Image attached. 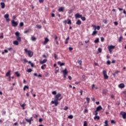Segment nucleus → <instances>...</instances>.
<instances>
[{"mask_svg": "<svg viewBox=\"0 0 126 126\" xmlns=\"http://www.w3.org/2000/svg\"><path fill=\"white\" fill-rule=\"evenodd\" d=\"M100 39H101V42H104V37H101Z\"/></svg>", "mask_w": 126, "mask_h": 126, "instance_id": "nucleus-51", "label": "nucleus"}, {"mask_svg": "<svg viewBox=\"0 0 126 126\" xmlns=\"http://www.w3.org/2000/svg\"><path fill=\"white\" fill-rule=\"evenodd\" d=\"M26 122L29 123V125H31V121H33V117H31L30 119L25 118Z\"/></svg>", "mask_w": 126, "mask_h": 126, "instance_id": "nucleus-6", "label": "nucleus"}, {"mask_svg": "<svg viewBox=\"0 0 126 126\" xmlns=\"http://www.w3.org/2000/svg\"><path fill=\"white\" fill-rule=\"evenodd\" d=\"M94 43H99V38H96L95 40H94Z\"/></svg>", "mask_w": 126, "mask_h": 126, "instance_id": "nucleus-35", "label": "nucleus"}, {"mask_svg": "<svg viewBox=\"0 0 126 126\" xmlns=\"http://www.w3.org/2000/svg\"><path fill=\"white\" fill-rule=\"evenodd\" d=\"M119 88H125V84L121 83L119 85Z\"/></svg>", "mask_w": 126, "mask_h": 126, "instance_id": "nucleus-12", "label": "nucleus"}, {"mask_svg": "<svg viewBox=\"0 0 126 126\" xmlns=\"http://www.w3.org/2000/svg\"><path fill=\"white\" fill-rule=\"evenodd\" d=\"M97 33H98V32L97 31H96V30H94L93 32L92 35V36H94V35H96V34H97Z\"/></svg>", "mask_w": 126, "mask_h": 126, "instance_id": "nucleus-19", "label": "nucleus"}, {"mask_svg": "<svg viewBox=\"0 0 126 126\" xmlns=\"http://www.w3.org/2000/svg\"><path fill=\"white\" fill-rule=\"evenodd\" d=\"M63 10H64V9H63V7L59 8L58 9V11H59V12H63Z\"/></svg>", "mask_w": 126, "mask_h": 126, "instance_id": "nucleus-15", "label": "nucleus"}, {"mask_svg": "<svg viewBox=\"0 0 126 126\" xmlns=\"http://www.w3.org/2000/svg\"><path fill=\"white\" fill-rule=\"evenodd\" d=\"M54 58L55 60H58V55L56 54H54Z\"/></svg>", "mask_w": 126, "mask_h": 126, "instance_id": "nucleus-36", "label": "nucleus"}, {"mask_svg": "<svg viewBox=\"0 0 126 126\" xmlns=\"http://www.w3.org/2000/svg\"><path fill=\"white\" fill-rule=\"evenodd\" d=\"M39 2L40 3H42V2H44V0H39Z\"/></svg>", "mask_w": 126, "mask_h": 126, "instance_id": "nucleus-54", "label": "nucleus"}, {"mask_svg": "<svg viewBox=\"0 0 126 126\" xmlns=\"http://www.w3.org/2000/svg\"><path fill=\"white\" fill-rule=\"evenodd\" d=\"M77 25H81V21L80 20H78L76 23Z\"/></svg>", "mask_w": 126, "mask_h": 126, "instance_id": "nucleus-14", "label": "nucleus"}, {"mask_svg": "<svg viewBox=\"0 0 126 126\" xmlns=\"http://www.w3.org/2000/svg\"><path fill=\"white\" fill-rule=\"evenodd\" d=\"M58 64L60 65V66H63V65H64V63H61V62L59 61L58 62Z\"/></svg>", "mask_w": 126, "mask_h": 126, "instance_id": "nucleus-18", "label": "nucleus"}, {"mask_svg": "<svg viewBox=\"0 0 126 126\" xmlns=\"http://www.w3.org/2000/svg\"><path fill=\"white\" fill-rule=\"evenodd\" d=\"M15 34L17 37H19V34L20 33L19 32H16Z\"/></svg>", "mask_w": 126, "mask_h": 126, "instance_id": "nucleus-28", "label": "nucleus"}, {"mask_svg": "<svg viewBox=\"0 0 126 126\" xmlns=\"http://www.w3.org/2000/svg\"><path fill=\"white\" fill-rule=\"evenodd\" d=\"M37 38H36V37L35 36H32L31 38V40L32 41H35V40H36Z\"/></svg>", "mask_w": 126, "mask_h": 126, "instance_id": "nucleus-27", "label": "nucleus"}, {"mask_svg": "<svg viewBox=\"0 0 126 126\" xmlns=\"http://www.w3.org/2000/svg\"><path fill=\"white\" fill-rule=\"evenodd\" d=\"M88 126L87 121H84L83 126Z\"/></svg>", "mask_w": 126, "mask_h": 126, "instance_id": "nucleus-32", "label": "nucleus"}, {"mask_svg": "<svg viewBox=\"0 0 126 126\" xmlns=\"http://www.w3.org/2000/svg\"><path fill=\"white\" fill-rule=\"evenodd\" d=\"M98 112L97 110L94 111V114L95 115V116H97L98 115V112Z\"/></svg>", "mask_w": 126, "mask_h": 126, "instance_id": "nucleus-40", "label": "nucleus"}, {"mask_svg": "<svg viewBox=\"0 0 126 126\" xmlns=\"http://www.w3.org/2000/svg\"><path fill=\"white\" fill-rule=\"evenodd\" d=\"M27 72H32V69L29 68L27 70Z\"/></svg>", "mask_w": 126, "mask_h": 126, "instance_id": "nucleus-33", "label": "nucleus"}, {"mask_svg": "<svg viewBox=\"0 0 126 126\" xmlns=\"http://www.w3.org/2000/svg\"><path fill=\"white\" fill-rule=\"evenodd\" d=\"M111 123L115 124H116V122L114 120H111Z\"/></svg>", "mask_w": 126, "mask_h": 126, "instance_id": "nucleus-46", "label": "nucleus"}, {"mask_svg": "<svg viewBox=\"0 0 126 126\" xmlns=\"http://www.w3.org/2000/svg\"><path fill=\"white\" fill-rule=\"evenodd\" d=\"M94 120H100V117L97 115H95V116L94 118Z\"/></svg>", "mask_w": 126, "mask_h": 126, "instance_id": "nucleus-20", "label": "nucleus"}, {"mask_svg": "<svg viewBox=\"0 0 126 126\" xmlns=\"http://www.w3.org/2000/svg\"><path fill=\"white\" fill-rule=\"evenodd\" d=\"M94 88H95V85L94 84H93L92 85V89H94Z\"/></svg>", "mask_w": 126, "mask_h": 126, "instance_id": "nucleus-55", "label": "nucleus"}, {"mask_svg": "<svg viewBox=\"0 0 126 126\" xmlns=\"http://www.w3.org/2000/svg\"><path fill=\"white\" fill-rule=\"evenodd\" d=\"M82 15L79 14V13H77L75 15V18H81Z\"/></svg>", "mask_w": 126, "mask_h": 126, "instance_id": "nucleus-7", "label": "nucleus"}, {"mask_svg": "<svg viewBox=\"0 0 126 126\" xmlns=\"http://www.w3.org/2000/svg\"><path fill=\"white\" fill-rule=\"evenodd\" d=\"M67 24H71V20H69V19H68L67 20Z\"/></svg>", "mask_w": 126, "mask_h": 126, "instance_id": "nucleus-34", "label": "nucleus"}, {"mask_svg": "<svg viewBox=\"0 0 126 126\" xmlns=\"http://www.w3.org/2000/svg\"><path fill=\"white\" fill-rule=\"evenodd\" d=\"M11 25L13 27H17L18 25V23L14 21V20H12L11 21Z\"/></svg>", "mask_w": 126, "mask_h": 126, "instance_id": "nucleus-3", "label": "nucleus"}, {"mask_svg": "<svg viewBox=\"0 0 126 126\" xmlns=\"http://www.w3.org/2000/svg\"><path fill=\"white\" fill-rule=\"evenodd\" d=\"M115 46H114V45H110V46H108V50H113V49H115Z\"/></svg>", "mask_w": 126, "mask_h": 126, "instance_id": "nucleus-8", "label": "nucleus"}, {"mask_svg": "<svg viewBox=\"0 0 126 126\" xmlns=\"http://www.w3.org/2000/svg\"><path fill=\"white\" fill-rule=\"evenodd\" d=\"M0 6H1V8H4V7H5V4H4V3L3 2H1L0 3Z\"/></svg>", "mask_w": 126, "mask_h": 126, "instance_id": "nucleus-9", "label": "nucleus"}, {"mask_svg": "<svg viewBox=\"0 0 126 126\" xmlns=\"http://www.w3.org/2000/svg\"><path fill=\"white\" fill-rule=\"evenodd\" d=\"M17 40L18 41V42L21 41V37L20 36H17Z\"/></svg>", "mask_w": 126, "mask_h": 126, "instance_id": "nucleus-23", "label": "nucleus"}, {"mask_svg": "<svg viewBox=\"0 0 126 126\" xmlns=\"http://www.w3.org/2000/svg\"><path fill=\"white\" fill-rule=\"evenodd\" d=\"M114 25H115V26H117V25H118V24L117 22H114Z\"/></svg>", "mask_w": 126, "mask_h": 126, "instance_id": "nucleus-57", "label": "nucleus"}, {"mask_svg": "<svg viewBox=\"0 0 126 126\" xmlns=\"http://www.w3.org/2000/svg\"><path fill=\"white\" fill-rule=\"evenodd\" d=\"M68 109V107L67 106L64 107V111H67Z\"/></svg>", "mask_w": 126, "mask_h": 126, "instance_id": "nucleus-43", "label": "nucleus"}, {"mask_svg": "<svg viewBox=\"0 0 126 126\" xmlns=\"http://www.w3.org/2000/svg\"><path fill=\"white\" fill-rule=\"evenodd\" d=\"M82 77L83 78V81H85L86 80V76H85V75H83Z\"/></svg>", "mask_w": 126, "mask_h": 126, "instance_id": "nucleus-26", "label": "nucleus"}, {"mask_svg": "<svg viewBox=\"0 0 126 126\" xmlns=\"http://www.w3.org/2000/svg\"><path fill=\"white\" fill-rule=\"evenodd\" d=\"M48 42H49V39L46 37V38H45V40L43 42V44L44 45H46V44H47V43H48Z\"/></svg>", "mask_w": 126, "mask_h": 126, "instance_id": "nucleus-13", "label": "nucleus"}, {"mask_svg": "<svg viewBox=\"0 0 126 126\" xmlns=\"http://www.w3.org/2000/svg\"><path fill=\"white\" fill-rule=\"evenodd\" d=\"M78 63H79V64H80V65H81L82 64V61H79L78 62Z\"/></svg>", "mask_w": 126, "mask_h": 126, "instance_id": "nucleus-48", "label": "nucleus"}, {"mask_svg": "<svg viewBox=\"0 0 126 126\" xmlns=\"http://www.w3.org/2000/svg\"><path fill=\"white\" fill-rule=\"evenodd\" d=\"M92 27L93 28H94V30H96V26L95 25H92Z\"/></svg>", "mask_w": 126, "mask_h": 126, "instance_id": "nucleus-42", "label": "nucleus"}, {"mask_svg": "<svg viewBox=\"0 0 126 126\" xmlns=\"http://www.w3.org/2000/svg\"><path fill=\"white\" fill-rule=\"evenodd\" d=\"M63 75H66V74L68 73V72L66 70V68H65V69L63 71Z\"/></svg>", "mask_w": 126, "mask_h": 126, "instance_id": "nucleus-10", "label": "nucleus"}, {"mask_svg": "<svg viewBox=\"0 0 126 126\" xmlns=\"http://www.w3.org/2000/svg\"><path fill=\"white\" fill-rule=\"evenodd\" d=\"M26 105V104L25 103H24L21 105V107L23 108V109H24V107H25Z\"/></svg>", "mask_w": 126, "mask_h": 126, "instance_id": "nucleus-41", "label": "nucleus"}, {"mask_svg": "<svg viewBox=\"0 0 126 126\" xmlns=\"http://www.w3.org/2000/svg\"><path fill=\"white\" fill-rule=\"evenodd\" d=\"M20 27H22V26H24V23L23 22H21L20 23Z\"/></svg>", "mask_w": 126, "mask_h": 126, "instance_id": "nucleus-30", "label": "nucleus"}, {"mask_svg": "<svg viewBox=\"0 0 126 126\" xmlns=\"http://www.w3.org/2000/svg\"><path fill=\"white\" fill-rule=\"evenodd\" d=\"M102 74H103L104 79H108L109 78V76L107 75V70H104L102 71Z\"/></svg>", "mask_w": 126, "mask_h": 126, "instance_id": "nucleus-4", "label": "nucleus"}, {"mask_svg": "<svg viewBox=\"0 0 126 126\" xmlns=\"http://www.w3.org/2000/svg\"><path fill=\"white\" fill-rule=\"evenodd\" d=\"M28 32H29V30H27L24 32V33H25V34H26V33H28Z\"/></svg>", "mask_w": 126, "mask_h": 126, "instance_id": "nucleus-58", "label": "nucleus"}, {"mask_svg": "<svg viewBox=\"0 0 126 126\" xmlns=\"http://www.w3.org/2000/svg\"><path fill=\"white\" fill-rule=\"evenodd\" d=\"M120 115H122L123 119H124V120H126V112H121L120 113Z\"/></svg>", "mask_w": 126, "mask_h": 126, "instance_id": "nucleus-5", "label": "nucleus"}, {"mask_svg": "<svg viewBox=\"0 0 126 126\" xmlns=\"http://www.w3.org/2000/svg\"><path fill=\"white\" fill-rule=\"evenodd\" d=\"M47 59H44L42 61L40 62V63L41 64H43L44 63H47Z\"/></svg>", "mask_w": 126, "mask_h": 126, "instance_id": "nucleus-16", "label": "nucleus"}, {"mask_svg": "<svg viewBox=\"0 0 126 126\" xmlns=\"http://www.w3.org/2000/svg\"><path fill=\"white\" fill-rule=\"evenodd\" d=\"M122 40H123V36H120L119 38V42H122Z\"/></svg>", "mask_w": 126, "mask_h": 126, "instance_id": "nucleus-37", "label": "nucleus"}, {"mask_svg": "<svg viewBox=\"0 0 126 126\" xmlns=\"http://www.w3.org/2000/svg\"><path fill=\"white\" fill-rule=\"evenodd\" d=\"M72 50H73V48H72V47H69V51H72Z\"/></svg>", "mask_w": 126, "mask_h": 126, "instance_id": "nucleus-60", "label": "nucleus"}, {"mask_svg": "<svg viewBox=\"0 0 126 126\" xmlns=\"http://www.w3.org/2000/svg\"><path fill=\"white\" fill-rule=\"evenodd\" d=\"M36 27H37V28H39V29L42 28V26H41V25H37Z\"/></svg>", "mask_w": 126, "mask_h": 126, "instance_id": "nucleus-50", "label": "nucleus"}, {"mask_svg": "<svg viewBox=\"0 0 126 126\" xmlns=\"http://www.w3.org/2000/svg\"><path fill=\"white\" fill-rule=\"evenodd\" d=\"M4 53H8V50L5 49V50H4Z\"/></svg>", "mask_w": 126, "mask_h": 126, "instance_id": "nucleus-61", "label": "nucleus"}, {"mask_svg": "<svg viewBox=\"0 0 126 126\" xmlns=\"http://www.w3.org/2000/svg\"><path fill=\"white\" fill-rule=\"evenodd\" d=\"M15 74H16V75H17V77H19V76H20V74H19V73H18V72H15Z\"/></svg>", "mask_w": 126, "mask_h": 126, "instance_id": "nucleus-25", "label": "nucleus"}, {"mask_svg": "<svg viewBox=\"0 0 126 126\" xmlns=\"http://www.w3.org/2000/svg\"><path fill=\"white\" fill-rule=\"evenodd\" d=\"M98 53H101L102 52V49L99 48L98 49Z\"/></svg>", "mask_w": 126, "mask_h": 126, "instance_id": "nucleus-38", "label": "nucleus"}, {"mask_svg": "<svg viewBox=\"0 0 126 126\" xmlns=\"http://www.w3.org/2000/svg\"><path fill=\"white\" fill-rule=\"evenodd\" d=\"M107 64H108V65H110V64H111V61H108L107 62Z\"/></svg>", "mask_w": 126, "mask_h": 126, "instance_id": "nucleus-44", "label": "nucleus"}, {"mask_svg": "<svg viewBox=\"0 0 126 126\" xmlns=\"http://www.w3.org/2000/svg\"><path fill=\"white\" fill-rule=\"evenodd\" d=\"M81 18L83 21H85V20H86V18H85V17L82 16V17H81Z\"/></svg>", "mask_w": 126, "mask_h": 126, "instance_id": "nucleus-31", "label": "nucleus"}, {"mask_svg": "<svg viewBox=\"0 0 126 126\" xmlns=\"http://www.w3.org/2000/svg\"><path fill=\"white\" fill-rule=\"evenodd\" d=\"M24 62H25V63H28V61H27V60L26 59H24Z\"/></svg>", "mask_w": 126, "mask_h": 126, "instance_id": "nucleus-62", "label": "nucleus"}, {"mask_svg": "<svg viewBox=\"0 0 126 126\" xmlns=\"http://www.w3.org/2000/svg\"><path fill=\"white\" fill-rule=\"evenodd\" d=\"M51 16H52V17H55V14L52 13V14H51Z\"/></svg>", "mask_w": 126, "mask_h": 126, "instance_id": "nucleus-64", "label": "nucleus"}, {"mask_svg": "<svg viewBox=\"0 0 126 126\" xmlns=\"http://www.w3.org/2000/svg\"><path fill=\"white\" fill-rule=\"evenodd\" d=\"M4 17L5 19H6L9 17V15L8 14H6L4 15Z\"/></svg>", "mask_w": 126, "mask_h": 126, "instance_id": "nucleus-22", "label": "nucleus"}, {"mask_svg": "<svg viewBox=\"0 0 126 126\" xmlns=\"http://www.w3.org/2000/svg\"><path fill=\"white\" fill-rule=\"evenodd\" d=\"M86 100H87L88 103H89V102L90 101V98L89 97H87Z\"/></svg>", "mask_w": 126, "mask_h": 126, "instance_id": "nucleus-45", "label": "nucleus"}, {"mask_svg": "<svg viewBox=\"0 0 126 126\" xmlns=\"http://www.w3.org/2000/svg\"><path fill=\"white\" fill-rule=\"evenodd\" d=\"M63 99L62 97V94L58 93L54 97V100L51 101L52 104H54L55 107H57L59 105V101H61Z\"/></svg>", "mask_w": 126, "mask_h": 126, "instance_id": "nucleus-1", "label": "nucleus"}, {"mask_svg": "<svg viewBox=\"0 0 126 126\" xmlns=\"http://www.w3.org/2000/svg\"><path fill=\"white\" fill-rule=\"evenodd\" d=\"M10 72H11V71L9 70V71L6 73L5 76H6V77L10 76Z\"/></svg>", "mask_w": 126, "mask_h": 126, "instance_id": "nucleus-17", "label": "nucleus"}, {"mask_svg": "<svg viewBox=\"0 0 126 126\" xmlns=\"http://www.w3.org/2000/svg\"><path fill=\"white\" fill-rule=\"evenodd\" d=\"M52 94L53 95H56V94H57V92L56 91L52 92Z\"/></svg>", "mask_w": 126, "mask_h": 126, "instance_id": "nucleus-49", "label": "nucleus"}, {"mask_svg": "<svg viewBox=\"0 0 126 126\" xmlns=\"http://www.w3.org/2000/svg\"><path fill=\"white\" fill-rule=\"evenodd\" d=\"M104 124L106 126H109V125L108 124V120H106L105 122H104Z\"/></svg>", "mask_w": 126, "mask_h": 126, "instance_id": "nucleus-39", "label": "nucleus"}, {"mask_svg": "<svg viewBox=\"0 0 126 126\" xmlns=\"http://www.w3.org/2000/svg\"><path fill=\"white\" fill-rule=\"evenodd\" d=\"M13 44H14V45H16V46H17L18 45L19 43L17 40H15L13 41Z\"/></svg>", "mask_w": 126, "mask_h": 126, "instance_id": "nucleus-21", "label": "nucleus"}, {"mask_svg": "<svg viewBox=\"0 0 126 126\" xmlns=\"http://www.w3.org/2000/svg\"><path fill=\"white\" fill-rule=\"evenodd\" d=\"M55 41H57V40H58V36L57 35H55Z\"/></svg>", "mask_w": 126, "mask_h": 126, "instance_id": "nucleus-52", "label": "nucleus"}, {"mask_svg": "<svg viewBox=\"0 0 126 126\" xmlns=\"http://www.w3.org/2000/svg\"><path fill=\"white\" fill-rule=\"evenodd\" d=\"M0 39H3V33H2V35H0Z\"/></svg>", "mask_w": 126, "mask_h": 126, "instance_id": "nucleus-53", "label": "nucleus"}, {"mask_svg": "<svg viewBox=\"0 0 126 126\" xmlns=\"http://www.w3.org/2000/svg\"><path fill=\"white\" fill-rule=\"evenodd\" d=\"M68 119H70V120H72V119H73V116H72V115L68 116Z\"/></svg>", "mask_w": 126, "mask_h": 126, "instance_id": "nucleus-29", "label": "nucleus"}, {"mask_svg": "<svg viewBox=\"0 0 126 126\" xmlns=\"http://www.w3.org/2000/svg\"><path fill=\"white\" fill-rule=\"evenodd\" d=\"M119 72H120V71H116L113 74V76H115L116 75H117V74H118Z\"/></svg>", "mask_w": 126, "mask_h": 126, "instance_id": "nucleus-24", "label": "nucleus"}, {"mask_svg": "<svg viewBox=\"0 0 126 126\" xmlns=\"http://www.w3.org/2000/svg\"><path fill=\"white\" fill-rule=\"evenodd\" d=\"M96 29H97V30H99L100 29V26H97L96 27Z\"/></svg>", "mask_w": 126, "mask_h": 126, "instance_id": "nucleus-59", "label": "nucleus"}, {"mask_svg": "<svg viewBox=\"0 0 126 126\" xmlns=\"http://www.w3.org/2000/svg\"><path fill=\"white\" fill-rule=\"evenodd\" d=\"M25 52H26V53H27L29 57L30 58H32V57H33V52L31 51V50H27V49H24Z\"/></svg>", "mask_w": 126, "mask_h": 126, "instance_id": "nucleus-2", "label": "nucleus"}, {"mask_svg": "<svg viewBox=\"0 0 126 126\" xmlns=\"http://www.w3.org/2000/svg\"><path fill=\"white\" fill-rule=\"evenodd\" d=\"M39 123H41V122H43V119L42 118H40L39 119Z\"/></svg>", "mask_w": 126, "mask_h": 126, "instance_id": "nucleus-56", "label": "nucleus"}, {"mask_svg": "<svg viewBox=\"0 0 126 126\" xmlns=\"http://www.w3.org/2000/svg\"><path fill=\"white\" fill-rule=\"evenodd\" d=\"M84 114H85L86 113H88V109H85L84 111Z\"/></svg>", "mask_w": 126, "mask_h": 126, "instance_id": "nucleus-47", "label": "nucleus"}, {"mask_svg": "<svg viewBox=\"0 0 126 126\" xmlns=\"http://www.w3.org/2000/svg\"><path fill=\"white\" fill-rule=\"evenodd\" d=\"M102 109H103L102 108V106H101V105H99V106H98L96 108V111H97V112H98V111H101V110H102Z\"/></svg>", "mask_w": 126, "mask_h": 126, "instance_id": "nucleus-11", "label": "nucleus"}, {"mask_svg": "<svg viewBox=\"0 0 126 126\" xmlns=\"http://www.w3.org/2000/svg\"><path fill=\"white\" fill-rule=\"evenodd\" d=\"M68 79H69V80H71V79H72L71 76H68Z\"/></svg>", "mask_w": 126, "mask_h": 126, "instance_id": "nucleus-63", "label": "nucleus"}]
</instances>
